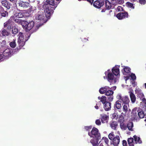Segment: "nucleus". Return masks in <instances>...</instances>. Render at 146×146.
Wrapping results in <instances>:
<instances>
[{
	"label": "nucleus",
	"instance_id": "20",
	"mask_svg": "<svg viewBox=\"0 0 146 146\" xmlns=\"http://www.w3.org/2000/svg\"><path fill=\"white\" fill-rule=\"evenodd\" d=\"M110 88L107 86H106L104 87H102L99 90V92L101 94H104L108 90L110 89Z\"/></svg>",
	"mask_w": 146,
	"mask_h": 146
},
{
	"label": "nucleus",
	"instance_id": "31",
	"mask_svg": "<svg viewBox=\"0 0 146 146\" xmlns=\"http://www.w3.org/2000/svg\"><path fill=\"white\" fill-rule=\"evenodd\" d=\"M133 122H130L128 123L127 125V128L130 131H132L133 130Z\"/></svg>",
	"mask_w": 146,
	"mask_h": 146
},
{
	"label": "nucleus",
	"instance_id": "51",
	"mask_svg": "<svg viewBox=\"0 0 146 146\" xmlns=\"http://www.w3.org/2000/svg\"><path fill=\"white\" fill-rule=\"evenodd\" d=\"M129 82H130L131 83V84L133 85V86L134 87H135V86L136 85V83H135V81H134V80H133L132 81H131V80H129Z\"/></svg>",
	"mask_w": 146,
	"mask_h": 146
},
{
	"label": "nucleus",
	"instance_id": "37",
	"mask_svg": "<svg viewBox=\"0 0 146 146\" xmlns=\"http://www.w3.org/2000/svg\"><path fill=\"white\" fill-rule=\"evenodd\" d=\"M18 33V29L15 27H13L12 28V33L13 34L15 35Z\"/></svg>",
	"mask_w": 146,
	"mask_h": 146
},
{
	"label": "nucleus",
	"instance_id": "39",
	"mask_svg": "<svg viewBox=\"0 0 146 146\" xmlns=\"http://www.w3.org/2000/svg\"><path fill=\"white\" fill-rule=\"evenodd\" d=\"M113 93V92L112 90L109 89L105 93V95L106 96H109L112 95Z\"/></svg>",
	"mask_w": 146,
	"mask_h": 146
},
{
	"label": "nucleus",
	"instance_id": "46",
	"mask_svg": "<svg viewBox=\"0 0 146 146\" xmlns=\"http://www.w3.org/2000/svg\"><path fill=\"white\" fill-rule=\"evenodd\" d=\"M102 139L104 140L105 143L108 144L109 143V140L106 137H103L102 138Z\"/></svg>",
	"mask_w": 146,
	"mask_h": 146
},
{
	"label": "nucleus",
	"instance_id": "35",
	"mask_svg": "<svg viewBox=\"0 0 146 146\" xmlns=\"http://www.w3.org/2000/svg\"><path fill=\"white\" fill-rule=\"evenodd\" d=\"M14 15L17 18H21L24 16L23 14L21 12L17 13Z\"/></svg>",
	"mask_w": 146,
	"mask_h": 146
},
{
	"label": "nucleus",
	"instance_id": "11",
	"mask_svg": "<svg viewBox=\"0 0 146 146\" xmlns=\"http://www.w3.org/2000/svg\"><path fill=\"white\" fill-rule=\"evenodd\" d=\"M59 2H56L54 0H46L43 5L49 6V7H54L56 8Z\"/></svg>",
	"mask_w": 146,
	"mask_h": 146
},
{
	"label": "nucleus",
	"instance_id": "26",
	"mask_svg": "<svg viewBox=\"0 0 146 146\" xmlns=\"http://www.w3.org/2000/svg\"><path fill=\"white\" fill-rule=\"evenodd\" d=\"M121 101L119 100L117 101L114 104V107L115 109H119L121 107Z\"/></svg>",
	"mask_w": 146,
	"mask_h": 146
},
{
	"label": "nucleus",
	"instance_id": "21",
	"mask_svg": "<svg viewBox=\"0 0 146 146\" xmlns=\"http://www.w3.org/2000/svg\"><path fill=\"white\" fill-rule=\"evenodd\" d=\"M101 121L102 123H107L108 122L109 117L106 114H103L101 117Z\"/></svg>",
	"mask_w": 146,
	"mask_h": 146
},
{
	"label": "nucleus",
	"instance_id": "40",
	"mask_svg": "<svg viewBox=\"0 0 146 146\" xmlns=\"http://www.w3.org/2000/svg\"><path fill=\"white\" fill-rule=\"evenodd\" d=\"M9 45L12 48H14L16 46L15 40H13V41L9 43Z\"/></svg>",
	"mask_w": 146,
	"mask_h": 146
},
{
	"label": "nucleus",
	"instance_id": "17",
	"mask_svg": "<svg viewBox=\"0 0 146 146\" xmlns=\"http://www.w3.org/2000/svg\"><path fill=\"white\" fill-rule=\"evenodd\" d=\"M129 93L132 102L134 103L136 100V97L133 93V91L131 88L129 89Z\"/></svg>",
	"mask_w": 146,
	"mask_h": 146
},
{
	"label": "nucleus",
	"instance_id": "9",
	"mask_svg": "<svg viewBox=\"0 0 146 146\" xmlns=\"http://www.w3.org/2000/svg\"><path fill=\"white\" fill-rule=\"evenodd\" d=\"M135 94H137V96L140 99L142 100L143 102H144L145 104L146 105V100L144 98V95L142 90L141 89L137 87L135 90Z\"/></svg>",
	"mask_w": 146,
	"mask_h": 146
},
{
	"label": "nucleus",
	"instance_id": "14",
	"mask_svg": "<svg viewBox=\"0 0 146 146\" xmlns=\"http://www.w3.org/2000/svg\"><path fill=\"white\" fill-rule=\"evenodd\" d=\"M119 67V66H115L112 68L111 70L112 73L115 77H118L119 79L120 77Z\"/></svg>",
	"mask_w": 146,
	"mask_h": 146
},
{
	"label": "nucleus",
	"instance_id": "50",
	"mask_svg": "<svg viewBox=\"0 0 146 146\" xmlns=\"http://www.w3.org/2000/svg\"><path fill=\"white\" fill-rule=\"evenodd\" d=\"M113 119H117L118 117V115L117 114L115 113H114L113 114Z\"/></svg>",
	"mask_w": 146,
	"mask_h": 146
},
{
	"label": "nucleus",
	"instance_id": "45",
	"mask_svg": "<svg viewBox=\"0 0 146 146\" xmlns=\"http://www.w3.org/2000/svg\"><path fill=\"white\" fill-rule=\"evenodd\" d=\"M6 59L5 56H4L3 54L2 53H1L0 54V62L3 61L4 60Z\"/></svg>",
	"mask_w": 146,
	"mask_h": 146
},
{
	"label": "nucleus",
	"instance_id": "42",
	"mask_svg": "<svg viewBox=\"0 0 146 146\" xmlns=\"http://www.w3.org/2000/svg\"><path fill=\"white\" fill-rule=\"evenodd\" d=\"M15 21L16 23L19 24H21L22 25L24 22V21H23L22 20L19 19H15Z\"/></svg>",
	"mask_w": 146,
	"mask_h": 146
},
{
	"label": "nucleus",
	"instance_id": "1",
	"mask_svg": "<svg viewBox=\"0 0 146 146\" xmlns=\"http://www.w3.org/2000/svg\"><path fill=\"white\" fill-rule=\"evenodd\" d=\"M88 134L92 138L90 142L92 143L94 145V146H96L94 145V143H97V140H99L101 138L98 130L97 128L93 127L90 131L88 132Z\"/></svg>",
	"mask_w": 146,
	"mask_h": 146
},
{
	"label": "nucleus",
	"instance_id": "64",
	"mask_svg": "<svg viewBox=\"0 0 146 146\" xmlns=\"http://www.w3.org/2000/svg\"><path fill=\"white\" fill-rule=\"evenodd\" d=\"M129 133H130V132H129V133L128 132H127V133L128 134H129Z\"/></svg>",
	"mask_w": 146,
	"mask_h": 146
},
{
	"label": "nucleus",
	"instance_id": "16",
	"mask_svg": "<svg viewBox=\"0 0 146 146\" xmlns=\"http://www.w3.org/2000/svg\"><path fill=\"white\" fill-rule=\"evenodd\" d=\"M117 17L119 20H121L128 17V14L127 12H120L116 15Z\"/></svg>",
	"mask_w": 146,
	"mask_h": 146
},
{
	"label": "nucleus",
	"instance_id": "60",
	"mask_svg": "<svg viewBox=\"0 0 146 146\" xmlns=\"http://www.w3.org/2000/svg\"><path fill=\"white\" fill-rule=\"evenodd\" d=\"M105 10L104 9H102V11H101V12H105Z\"/></svg>",
	"mask_w": 146,
	"mask_h": 146
},
{
	"label": "nucleus",
	"instance_id": "49",
	"mask_svg": "<svg viewBox=\"0 0 146 146\" xmlns=\"http://www.w3.org/2000/svg\"><path fill=\"white\" fill-rule=\"evenodd\" d=\"M96 124L97 125H100L101 124V122L99 119H97L95 121Z\"/></svg>",
	"mask_w": 146,
	"mask_h": 146
},
{
	"label": "nucleus",
	"instance_id": "61",
	"mask_svg": "<svg viewBox=\"0 0 146 146\" xmlns=\"http://www.w3.org/2000/svg\"><path fill=\"white\" fill-rule=\"evenodd\" d=\"M3 43L4 44H5V43H6L5 41L3 40Z\"/></svg>",
	"mask_w": 146,
	"mask_h": 146
},
{
	"label": "nucleus",
	"instance_id": "32",
	"mask_svg": "<svg viewBox=\"0 0 146 146\" xmlns=\"http://www.w3.org/2000/svg\"><path fill=\"white\" fill-rule=\"evenodd\" d=\"M98 98L99 100H100V101L99 102H101L103 104H104L106 102H107L106 101V98L105 96H102L101 97L99 96L98 97Z\"/></svg>",
	"mask_w": 146,
	"mask_h": 146
},
{
	"label": "nucleus",
	"instance_id": "19",
	"mask_svg": "<svg viewBox=\"0 0 146 146\" xmlns=\"http://www.w3.org/2000/svg\"><path fill=\"white\" fill-rule=\"evenodd\" d=\"M123 69L121 71L123 74L124 75H128L130 72L131 69L128 66H123Z\"/></svg>",
	"mask_w": 146,
	"mask_h": 146
},
{
	"label": "nucleus",
	"instance_id": "22",
	"mask_svg": "<svg viewBox=\"0 0 146 146\" xmlns=\"http://www.w3.org/2000/svg\"><path fill=\"white\" fill-rule=\"evenodd\" d=\"M104 108L106 111H108L110 110L111 108V103L108 102H106L104 104Z\"/></svg>",
	"mask_w": 146,
	"mask_h": 146
},
{
	"label": "nucleus",
	"instance_id": "13",
	"mask_svg": "<svg viewBox=\"0 0 146 146\" xmlns=\"http://www.w3.org/2000/svg\"><path fill=\"white\" fill-rule=\"evenodd\" d=\"M14 53L11 48H7L5 49L2 53L6 59L8 57L11 56L12 54H13Z\"/></svg>",
	"mask_w": 146,
	"mask_h": 146
},
{
	"label": "nucleus",
	"instance_id": "41",
	"mask_svg": "<svg viewBox=\"0 0 146 146\" xmlns=\"http://www.w3.org/2000/svg\"><path fill=\"white\" fill-rule=\"evenodd\" d=\"M123 106V111L125 112H127L128 111V109L129 107V104H125Z\"/></svg>",
	"mask_w": 146,
	"mask_h": 146
},
{
	"label": "nucleus",
	"instance_id": "27",
	"mask_svg": "<svg viewBox=\"0 0 146 146\" xmlns=\"http://www.w3.org/2000/svg\"><path fill=\"white\" fill-rule=\"evenodd\" d=\"M105 5L106 9H110L111 7V4L108 0L106 1Z\"/></svg>",
	"mask_w": 146,
	"mask_h": 146
},
{
	"label": "nucleus",
	"instance_id": "34",
	"mask_svg": "<svg viewBox=\"0 0 146 146\" xmlns=\"http://www.w3.org/2000/svg\"><path fill=\"white\" fill-rule=\"evenodd\" d=\"M1 34L3 36H7L10 34L9 32H8L6 29H3L2 30Z\"/></svg>",
	"mask_w": 146,
	"mask_h": 146
},
{
	"label": "nucleus",
	"instance_id": "47",
	"mask_svg": "<svg viewBox=\"0 0 146 146\" xmlns=\"http://www.w3.org/2000/svg\"><path fill=\"white\" fill-rule=\"evenodd\" d=\"M139 2L141 4L144 5L146 3V0H139Z\"/></svg>",
	"mask_w": 146,
	"mask_h": 146
},
{
	"label": "nucleus",
	"instance_id": "4",
	"mask_svg": "<svg viewBox=\"0 0 146 146\" xmlns=\"http://www.w3.org/2000/svg\"><path fill=\"white\" fill-rule=\"evenodd\" d=\"M43 7L44 9V11L46 17L49 19L55 9L54 7H49V6L43 5Z\"/></svg>",
	"mask_w": 146,
	"mask_h": 146
},
{
	"label": "nucleus",
	"instance_id": "6",
	"mask_svg": "<svg viewBox=\"0 0 146 146\" xmlns=\"http://www.w3.org/2000/svg\"><path fill=\"white\" fill-rule=\"evenodd\" d=\"M16 5L25 9L29 8L30 6V4L29 2L27 1L24 2L21 0L17 1Z\"/></svg>",
	"mask_w": 146,
	"mask_h": 146
},
{
	"label": "nucleus",
	"instance_id": "44",
	"mask_svg": "<svg viewBox=\"0 0 146 146\" xmlns=\"http://www.w3.org/2000/svg\"><path fill=\"white\" fill-rule=\"evenodd\" d=\"M99 140H97V142L96 143H94V145H96V146H104L103 145V144L102 143H100V142H99V143L98 144V141ZM91 143L92 144L93 146H94V144L92 143Z\"/></svg>",
	"mask_w": 146,
	"mask_h": 146
},
{
	"label": "nucleus",
	"instance_id": "29",
	"mask_svg": "<svg viewBox=\"0 0 146 146\" xmlns=\"http://www.w3.org/2000/svg\"><path fill=\"white\" fill-rule=\"evenodd\" d=\"M133 137L134 139L135 142L136 143L140 144L142 143V141L140 140V138L139 137H138L135 135H134Z\"/></svg>",
	"mask_w": 146,
	"mask_h": 146
},
{
	"label": "nucleus",
	"instance_id": "62",
	"mask_svg": "<svg viewBox=\"0 0 146 146\" xmlns=\"http://www.w3.org/2000/svg\"><path fill=\"white\" fill-rule=\"evenodd\" d=\"M144 86H145V88L146 89V83H145L144 84Z\"/></svg>",
	"mask_w": 146,
	"mask_h": 146
},
{
	"label": "nucleus",
	"instance_id": "24",
	"mask_svg": "<svg viewBox=\"0 0 146 146\" xmlns=\"http://www.w3.org/2000/svg\"><path fill=\"white\" fill-rule=\"evenodd\" d=\"M1 3L3 6L7 9H9L10 8V4L8 3V2L6 0H2Z\"/></svg>",
	"mask_w": 146,
	"mask_h": 146
},
{
	"label": "nucleus",
	"instance_id": "54",
	"mask_svg": "<svg viewBox=\"0 0 146 146\" xmlns=\"http://www.w3.org/2000/svg\"><path fill=\"white\" fill-rule=\"evenodd\" d=\"M117 9L119 11H121L123 10V8L119 6L117 7Z\"/></svg>",
	"mask_w": 146,
	"mask_h": 146
},
{
	"label": "nucleus",
	"instance_id": "55",
	"mask_svg": "<svg viewBox=\"0 0 146 146\" xmlns=\"http://www.w3.org/2000/svg\"><path fill=\"white\" fill-rule=\"evenodd\" d=\"M123 146H127V142L126 141L123 140Z\"/></svg>",
	"mask_w": 146,
	"mask_h": 146
},
{
	"label": "nucleus",
	"instance_id": "48",
	"mask_svg": "<svg viewBox=\"0 0 146 146\" xmlns=\"http://www.w3.org/2000/svg\"><path fill=\"white\" fill-rule=\"evenodd\" d=\"M117 3L119 4H123L124 3L123 0H117L116 2Z\"/></svg>",
	"mask_w": 146,
	"mask_h": 146
},
{
	"label": "nucleus",
	"instance_id": "53",
	"mask_svg": "<svg viewBox=\"0 0 146 146\" xmlns=\"http://www.w3.org/2000/svg\"><path fill=\"white\" fill-rule=\"evenodd\" d=\"M92 128V127L91 126H86L85 127V129L87 131H89L90 129Z\"/></svg>",
	"mask_w": 146,
	"mask_h": 146
},
{
	"label": "nucleus",
	"instance_id": "38",
	"mask_svg": "<svg viewBox=\"0 0 146 146\" xmlns=\"http://www.w3.org/2000/svg\"><path fill=\"white\" fill-rule=\"evenodd\" d=\"M126 6L128 8H131L132 9H134V6L133 4L129 2H127L126 3Z\"/></svg>",
	"mask_w": 146,
	"mask_h": 146
},
{
	"label": "nucleus",
	"instance_id": "15",
	"mask_svg": "<svg viewBox=\"0 0 146 146\" xmlns=\"http://www.w3.org/2000/svg\"><path fill=\"white\" fill-rule=\"evenodd\" d=\"M104 4V0H97L94 3L93 5L97 8H100L103 6Z\"/></svg>",
	"mask_w": 146,
	"mask_h": 146
},
{
	"label": "nucleus",
	"instance_id": "63",
	"mask_svg": "<svg viewBox=\"0 0 146 146\" xmlns=\"http://www.w3.org/2000/svg\"><path fill=\"white\" fill-rule=\"evenodd\" d=\"M0 9H2V8L0 6Z\"/></svg>",
	"mask_w": 146,
	"mask_h": 146
},
{
	"label": "nucleus",
	"instance_id": "18",
	"mask_svg": "<svg viewBox=\"0 0 146 146\" xmlns=\"http://www.w3.org/2000/svg\"><path fill=\"white\" fill-rule=\"evenodd\" d=\"M138 112L136 109H134L131 112V116L132 117L136 120H139V118L137 116Z\"/></svg>",
	"mask_w": 146,
	"mask_h": 146
},
{
	"label": "nucleus",
	"instance_id": "58",
	"mask_svg": "<svg viewBox=\"0 0 146 146\" xmlns=\"http://www.w3.org/2000/svg\"><path fill=\"white\" fill-rule=\"evenodd\" d=\"M88 40V38H85L83 39L82 40V41H83V42H85L86 41Z\"/></svg>",
	"mask_w": 146,
	"mask_h": 146
},
{
	"label": "nucleus",
	"instance_id": "3",
	"mask_svg": "<svg viewBox=\"0 0 146 146\" xmlns=\"http://www.w3.org/2000/svg\"><path fill=\"white\" fill-rule=\"evenodd\" d=\"M34 17L35 19L40 21V22L41 24L39 25V26H41L47 21L45 14L43 11H39Z\"/></svg>",
	"mask_w": 146,
	"mask_h": 146
},
{
	"label": "nucleus",
	"instance_id": "2",
	"mask_svg": "<svg viewBox=\"0 0 146 146\" xmlns=\"http://www.w3.org/2000/svg\"><path fill=\"white\" fill-rule=\"evenodd\" d=\"M105 74L106 76H104V79H106L110 83L111 85L115 84L119 81V78L116 77L112 73L110 69L106 71Z\"/></svg>",
	"mask_w": 146,
	"mask_h": 146
},
{
	"label": "nucleus",
	"instance_id": "25",
	"mask_svg": "<svg viewBox=\"0 0 146 146\" xmlns=\"http://www.w3.org/2000/svg\"><path fill=\"white\" fill-rule=\"evenodd\" d=\"M124 78L125 79V80L126 82L128 80L129 78H130V79L131 78L133 80H134L136 79V77L135 74L132 73L131 75L129 76H125Z\"/></svg>",
	"mask_w": 146,
	"mask_h": 146
},
{
	"label": "nucleus",
	"instance_id": "8",
	"mask_svg": "<svg viewBox=\"0 0 146 146\" xmlns=\"http://www.w3.org/2000/svg\"><path fill=\"white\" fill-rule=\"evenodd\" d=\"M34 25V22L32 21L28 23V22L25 21L23 25V27L25 28L27 31H29L31 30Z\"/></svg>",
	"mask_w": 146,
	"mask_h": 146
},
{
	"label": "nucleus",
	"instance_id": "56",
	"mask_svg": "<svg viewBox=\"0 0 146 146\" xmlns=\"http://www.w3.org/2000/svg\"><path fill=\"white\" fill-rule=\"evenodd\" d=\"M9 1L12 3H15L16 4V3H17V1H18V0H9Z\"/></svg>",
	"mask_w": 146,
	"mask_h": 146
},
{
	"label": "nucleus",
	"instance_id": "59",
	"mask_svg": "<svg viewBox=\"0 0 146 146\" xmlns=\"http://www.w3.org/2000/svg\"><path fill=\"white\" fill-rule=\"evenodd\" d=\"M98 104H97L94 107L97 110L99 108L98 106H97Z\"/></svg>",
	"mask_w": 146,
	"mask_h": 146
},
{
	"label": "nucleus",
	"instance_id": "30",
	"mask_svg": "<svg viewBox=\"0 0 146 146\" xmlns=\"http://www.w3.org/2000/svg\"><path fill=\"white\" fill-rule=\"evenodd\" d=\"M134 139L132 137L129 138L127 140L129 146H134Z\"/></svg>",
	"mask_w": 146,
	"mask_h": 146
},
{
	"label": "nucleus",
	"instance_id": "33",
	"mask_svg": "<svg viewBox=\"0 0 146 146\" xmlns=\"http://www.w3.org/2000/svg\"><path fill=\"white\" fill-rule=\"evenodd\" d=\"M111 127L113 129L115 130L117 126V124L116 122L113 121L110 123Z\"/></svg>",
	"mask_w": 146,
	"mask_h": 146
},
{
	"label": "nucleus",
	"instance_id": "7",
	"mask_svg": "<svg viewBox=\"0 0 146 146\" xmlns=\"http://www.w3.org/2000/svg\"><path fill=\"white\" fill-rule=\"evenodd\" d=\"M18 36L19 37L18 43L19 47L21 48L24 45L25 42L27 40L24 39V36L22 33L19 32Z\"/></svg>",
	"mask_w": 146,
	"mask_h": 146
},
{
	"label": "nucleus",
	"instance_id": "10",
	"mask_svg": "<svg viewBox=\"0 0 146 146\" xmlns=\"http://www.w3.org/2000/svg\"><path fill=\"white\" fill-rule=\"evenodd\" d=\"M117 98L124 104H129L130 102L129 99L127 96H122L120 94H118Z\"/></svg>",
	"mask_w": 146,
	"mask_h": 146
},
{
	"label": "nucleus",
	"instance_id": "52",
	"mask_svg": "<svg viewBox=\"0 0 146 146\" xmlns=\"http://www.w3.org/2000/svg\"><path fill=\"white\" fill-rule=\"evenodd\" d=\"M113 96L112 95H110V96L108 98V99L110 101H111L113 100Z\"/></svg>",
	"mask_w": 146,
	"mask_h": 146
},
{
	"label": "nucleus",
	"instance_id": "5",
	"mask_svg": "<svg viewBox=\"0 0 146 146\" xmlns=\"http://www.w3.org/2000/svg\"><path fill=\"white\" fill-rule=\"evenodd\" d=\"M109 139L111 140H112L114 146H118V145L120 142V138L118 135L115 136L113 132H111L108 135Z\"/></svg>",
	"mask_w": 146,
	"mask_h": 146
},
{
	"label": "nucleus",
	"instance_id": "23",
	"mask_svg": "<svg viewBox=\"0 0 146 146\" xmlns=\"http://www.w3.org/2000/svg\"><path fill=\"white\" fill-rule=\"evenodd\" d=\"M2 9H0V18L2 17H5L8 15V13L6 11H4L3 8L1 7Z\"/></svg>",
	"mask_w": 146,
	"mask_h": 146
},
{
	"label": "nucleus",
	"instance_id": "57",
	"mask_svg": "<svg viewBox=\"0 0 146 146\" xmlns=\"http://www.w3.org/2000/svg\"><path fill=\"white\" fill-rule=\"evenodd\" d=\"M116 88V86H114L111 88H110V89H111L113 90H115Z\"/></svg>",
	"mask_w": 146,
	"mask_h": 146
},
{
	"label": "nucleus",
	"instance_id": "36",
	"mask_svg": "<svg viewBox=\"0 0 146 146\" xmlns=\"http://www.w3.org/2000/svg\"><path fill=\"white\" fill-rule=\"evenodd\" d=\"M138 115L139 118H142L144 117L145 116V114L144 112L143 111H141L139 112H138Z\"/></svg>",
	"mask_w": 146,
	"mask_h": 146
},
{
	"label": "nucleus",
	"instance_id": "12",
	"mask_svg": "<svg viewBox=\"0 0 146 146\" xmlns=\"http://www.w3.org/2000/svg\"><path fill=\"white\" fill-rule=\"evenodd\" d=\"M13 17H11L10 19L4 24V27H7V29L8 30H11L12 28L13 27V26L14 23L13 21Z\"/></svg>",
	"mask_w": 146,
	"mask_h": 146
},
{
	"label": "nucleus",
	"instance_id": "28",
	"mask_svg": "<svg viewBox=\"0 0 146 146\" xmlns=\"http://www.w3.org/2000/svg\"><path fill=\"white\" fill-rule=\"evenodd\" d=\"M123 114V113H122L121 114L119 115L118 117V121L120 123H123L124 121V118Z\"/></svg>",
	"mask_w": 146,
	"mask_h": 146
},
{
	"label": "nucleus",
	"instance_id": "43",
	"mask_svg": "<svg viewBox=\"0 0 146 146\" xmlns=\"http://www.w3.org/2000/svg\"><path fill=\"white\" fill-rule=\"evenodd\" d=\"M120 127L123 130H126L127 128V126L123 123H120Z\"/></svg>",
	"mask_w": 146,
	"mask_h": 146
}]
</instances>
